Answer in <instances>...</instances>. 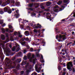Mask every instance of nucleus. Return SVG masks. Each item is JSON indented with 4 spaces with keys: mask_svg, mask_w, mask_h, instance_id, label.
<instances>
[{
    "mask_svg": "<svg viewBox=\"0 0 75 75\" xmlns=\"http://www.w3.org/2000/svg\"><path fill=\"white\" fill-rule=\"evenodd\" d=\"M26 64H27L25 66V68L26 70V73L27 74H29L31 71L32 66L29 64V63H27V61L24 62L23 61H22L21 65H25Z\"/></svg>",
    "mask_w": 75,
    "mask_h": 75,
    "instance_id": "nucleus-1",
    "label": "nucleus"
},
{
    "mask_svg": "<svg viewBox=\"0 0 75 75\" xmlns=\"http://www.w3.org/2000/svg\"><path fill=\"white\" fill-rule=\"evenodd\" d=\"M31 53H29L27 55L28 58V59H29L30 61L31 62H33V64H34L35 63V60H36V59L35 58H34V54H32V57H31Z\"/></svg>",
    "mask_w": 75,
    "mask_h": 75,
    "instance_id": "nucleus-2",
    "label": "nucleus"
},
{
    "mask_svg": "<svg viewBox=\"0 0 75 75\" xmlns=\"http://www.w3.org/2000/svg\"><path fill=\"white\" fill-rule=\"evenodd\" d=\"M30 23V22H28V25H30L31 26H32L33 27V28H41V25H39V23H38L37 24V25H35V24L34 23V22H33L31 23Z\"/></svg>",
    "mask_w": 75,
    "mask_h": 75,
    "instance_id": "nucleus-3",
    "label": "nucleus"
},
{
    "mask_svg": "<svg viewBox=\"0 0 75 75\" xmlns=\"http://www.w3.org/2000/svg\"><path fill=\"white\" fill-rule=\"evenodd\" d=\"M11 3V4H14V1L13 0H7V1H6L5 2H4L3 3V4L2 5V6L4 7L6 5L8 4Z\"/></svg>",
    "mask_w": 75,
    "mask_h": 75,
    "instance_id": "nucleus-4",
    "label": "nucleus"
},
{
    "mask_svg": "<svg viewBox=\"0 0 75 75\" xmlns=\"http://www.w3.org/2000/svg\"><path fill=\"white\" fill-rule=\"evenodd\" d=\"M56 39H59V40H62L63 41H64L65 40H66V37L65 35H57L56 36Z\"/></svg>",
    "mask_w": 75,
    "mask_h": 75,
    "instance_id": "nucleus-5",
    "label": "nucleus"
},
{
    "mask_svg": "<svg viewBox=\"0 0 75 75\" xmlns=\"http://www.w3.org/2000/svg\"><path fill=\"white\" fill-rule=\"evenodd\" d=\"M68 1H69V0H64V1L65 3L64 4L63 6H62V8H60V11H62V10L64 9V8H65V7H67V4H68L69 3L67 4L65 3H68Z\"/></svg>",
    "mask_w": 75,
    "mask_h": 75,
    "instance_id": "nucleus-6",
    "label": "nucleus"
},
{
    "mask_svg": "<svg viewBox=\"0 0 75 75\" xmlns=\"http://www.w3.org/2000/svg\"><path fill=\"white\" fill-rule=\"evenodd\" d=\"M73 65H72V63L71 62H69L67 64V68L69 69V71H71L72 70V68L71 67H72Z\"/></svg>",
    "mask_w": 75,
    "mask_h": 75,
    "instance_id": "nucleus-7",
    "label": "nucleus"
},
{
    "mask_svg": "<svg viewBox=\"0 0 75 75\" xmlns=\"http://www.w3.org/2000/svg\"><path fill=\"white\" fill-rule=\"evenodd\" d=\"M19 22L20 25V23H21V24H24L26 23H28V20H25L24 19L22 20L21 19H19Z\"/></svg>",
    "mask_w": 75,
    "mask_h": 75,
    "instance_id": "nucleus-8",
    "label": "nucleus"
},
{
    "mask_svg": "<svg viewBox=\"0 0 75 75\" xmlns=\"http://www.w3.org/2000/svg\"><path fill=\"white\" fill-rule=\"evenodd\" d=\"M14 35H18V37H20V38H21L23 37V35L21 34V33L20 32H18V33L16 32L14 33Z\"/></svg>",
    "mask_w": 75,
    "mask_h": 75,
    "instance_id": "nucleus-9",
    "label": "nucleus"
},
{
    "mask_svg": "<svg viewBox=\"0 0 75 75\" xmlns=\"http://www.w3.org/2000/svg\"><path fill=\"white\" fill-rule=\"evenodd\" d=\"M2 30V33H4L6 32V31H8L9 29L8 28H6L5 29H4V28H2L1 29Z\"/></svg>",
    "mask_w": 75,
    "mask_h": 75,
    "instance_id": "nucleus-10",
    "label": "nucleus"
},
{
    "mask_svg": "<svg viewBox=\"0 0 75 75\" xmlns=\"http://www.w3.org/2000/svg\"><path fill=\"white\" fill-rule=\"evenodd\" d=\"M47 15V19H50V21H51L52 19H51V16H51L50 13H46Z\"/></svg>",
    "mask_w": 75,
    "mask_h": 75,
    "instance_id": "nucleus-11",
    "label": "nucleus"
},
{
    "mask_svg": "<svg viewBox=\"0 0 75 75\" xmlns=\"http://www.w3.org/2000/svg\"><path fill=\"white\" fill-rule=\"evenodd\" d=\"M41 65H42V64H40L39 63H38L37 64H36L35 66V68L36 69V70H37V69H38V66L39 67H41Z\"/></svg>",
    "mask_w": 75,
    "mask_h": 75,
    "instance_id": "nucleus-12",
    "label": "nucleus"
},
{
    "mask_svg": "<svg viewBox=\"0 0 75 75\" xmlns=\"http://www.w3.org/2000/svg\"><path fill=\"white\" fill-rule=\"evenodd\" d=\"M19 11L17 10H16V13H17V14H15V16L16 17V18H18V17H19V16H20V15H19V14H18V11Z\"/></svg>",
    "mask_w": 75,
    "mask_h": 75,
    "instance_id": "nucleus-13",
    "label": "nucleus"
},
{
    "mask_svg": "<svg viewBox=\"0 0 75 75\" xmlns=\"http://www.w3.org/2000/svg\"><path fill=\"white\" fill-rule=\"evenodd\" d=\"M5 51L7 52H11V50L9 48H6L4 49Z\"/></svg>",
    "mask_w": 75,
    "mask_h": 75,
    "instance_id": "nucleus-14",
    "label": "nucleus"
},
{
    "mask_svg": "<svg viewBox=\"0 0 75 75\" xmlns=\"http://www.w3.org/2000/svg\"><path fill=\"white\" fill-rule=\"evenodd\" d=\"M10 7L7 6L5 8H4V10L5 12H7V11L8 10V9H9V8Z\"/></svg>",
    "mask_w": 75,
    "mask_h": 75,
    "instance_id": "nucleus-15",
    "label": "nucleus"
},
{
    "mask_svg": "<svg viewBox=\"0 0 75 75\" xmlns=\"http://www.w3.org/2000/svg\"><path fill=\"white\" fill-rule=\"evenodd\" d=\"M24 34L26 36H28L30 35V33L28 31H26L25 32Z\"/></svg>",
    "mask_w": 75,
    "mask_h": 75,
    "instance_id": "nucleus-16",
    "label": "nucleus"
},
{
    "mask_svg": "<svg viewBox=\"0 0 75 75\" xmlns=\"http://www.w3.org/2000/svg\"><path fill=\"white\" fill-rule=\"evenodd\" d=\"M41 58L40 59V61L42 62V63H43V62H44V60H42V59H43V56H42V54H41Z\"/></svg>",
    "mask_w": 75,
    "mask_h": 75,
    "instance_id": "nucleus-17",
    "label": "nucleus"
},
{
    "mask_svg": "<svg viewBox=\"0 0 75 75\" xmlns=\"http://www.w3.org/2000/svg\"><path fill=\"white\" fill-rule=\"evenodd\" d=\"M18 57H22L23 56V54L21 52H19L17 54Z\"/></svg>",
    "mask_w": 75,
    "mask_h": 75,
    "instance_id": "nucleus-18",
    "label": "nucleus"
},
{
    "mask_svg": "<svg viewBox=\"0 0 75 75\" xmlns=\"http://www.w3.org/2000/svg\"><path fill=\"white\" fill-rule=\"evenodd\" d=\"M37 52H38V53H36V56H37V57H39V58H40V54H39V53L38 52H40V50H38L37 51Z\"/></svg>",
    "mask_w": 75,
    "mask_h": 75,
    "instance_id": "nucleus-19",
    "label": "nucleus"
},
{
    "mask_svg": "<svg viewBox=\"0 0 75 75\" xmlns=\"http://www.w3.org/2000/svg\"><path fill=\"white\" fill-rule=\"evenodd\" d=\"M23 41L21 40H20V42H21V44L22 45H25V41L23 42V41Z\"/></svg>",
    "mask_w": 75,
    "mask_h": 75,
    "instance_id": "nucleus-20",
    "label": "nucleus"
},
{
    "mask_svg": "<svg viewBox=\"0 0 75 75\" xmlns=\"http://www.w3.org/2000/svg\"><path fill=\"white\" fill-rule=\"evenodd\" d=\"M1 38L3 40H5V36H4V35H1Z\"/></svg>",
    "mask_w": 75,
    "mask_h": 75,
    "instance_id": "nucleus-21",
    "label": "nucleus"
},
{
    "mask_svg": "<svg viewBox=\"0 0 75 75\" xmlns=\"http://www.w3.org/2000/svg\"><path fill=\"white\" fill-rule=\"evenodd\" d=\"M51 3L50 2H46V4L47 6H49L51 5Z\"/></svg>",
    "mask_w": 75,
    "mask_h": 75,
    "instance_id": "nucleus-22",
    "label": "nucleus"
},
{
    "mask_svg": "<svg viewBox=\"0 0 75 75\" xmlns=\"http://www.w3.org/2000/svg\"><path fill=\"white\" fill-rule=\"evenodd\" d=\"M21 40L23 41H24V40H25V41H28V40H29V39H28V38H22L21 39Z\"/></svg>",
    "mask_w": 75,
    "mask_h": 75,
    "instance_id": "nucleus-23",
    "label": "nucleus"
},
{
    "mask_svg": "<svg viewBox=\"0 0 75 75\" xmlns=\"http://www.w3.org/2000/svg\"><path fill=\"white\" fill-rule=\"evenodd\" d=\"M16 47H17V49H16V51H19V50H20V46H19V45H18L17 46H16Z\"/></svg>",
    "mask_w": 75,
    "mask_h": 75,
    "instance_id": "nucleus-24",
    "label": "nucleus"
},
{
    "mask_svg": "<svg viewBox=\"0 0 75 75\" xmlns=\"http://www.w3.org/2000/svg\"><path fill=\"white\" fill-rule=\"evenodd\" d=\"M8 12L9 13V14H11V13H12L11 10V9H10V8H9V9H8Z\"/></svg>",
    "mask_w": 75,
    "mask_h": 75,
    "instance_id": "nucleus-25",
    "label": "nucleus"
},
{
    "mask_svg": "<svg viewBox=\"0 0 75 75\" xmlns=\"http://www.w3.org/2000/svg\"><path fill=\"white\" fill-rule=\"evenodd\" d=\"M8 67H9V68H14V67H12V66H11V64H9L8 65Z\"/></svg>",
    "mask_w": 75,
    "mask_h": 75,
    "instance_id": "nucleus-26",
    "label": "nucleus"
},
{
    "mask_svg": "<svg viewBox=\"0 0 75 75\" xmlns=\"http://www.w3.org/2000/svg\"><path fill=\"white\" fill-rule=\"evenodd\" d=\"M34 5L36 6L35 8H37V7H38L39 6V4H35Z\"/></svg>",
    "mask_w": 75,
    "mask_h": 75,
    "instance_id": "nucleus-27",
    "label": "nucleus"
},
{
    "mask_svg": "<svg viewBox=\"0 0 75 75\" xmlns=\"http://www.w3.org/2000/svg\"><path fill=\"white\" fill-rule=\"evenodd\" d=\"M21 61V59H18L16 60L17 62H20Z\"/></svg>",
    "mask_w": 75,
    "mask_h": 75,
    "instance_id": "nucleus-28",
    "label": "nucleus"
},
{
    "mask_svg": "<svg viewBox=\"0 0 75 75\" xmlns=\"http://www.w3.org/2000/svg\"><path fill=\"white\" fill-rule=\"evenodd\" d=\"M62 3V1H59L57 3V4H58V5H60V4H61Z\"/></svg>",
    "mask_w": 75,
    "mask_h": 75,
    "instance_id": "nucleus-29",
    "label": "nucleus"
},
{
    "mask_svg": "<svg viewBox=\"0 0 75 75\" xmlns=\"http://www.w3.org/2000/svg\"><path fill=\"white\" fill-rule=\"evenodd\" d=\"M59 8V7H58V6L57 5H55L53 7V8Z\"/></svg>",
    "mask_w": 75,
    "mask_h": 75,
    "instance_id": "nucleus-30",
    "label": "nucleus"
},
{
    "mask_svg": "<svg viewBox=\"0 0 75 75\" xmlns=\"http://www.w3.org/2000/svg\"><path fill=\"white\" fill-rule=\"evenodd\" d=\"M8 61H7V63L8 64H10L11 63V61H10V59H7Z\"/></svg>",
    "mask_w": 75,
    "mask_h": 75,
    "instance_id": "nucleus-31",
    "label": "nucleus"
},
{
    "mask_svg": "<svg viewBox=\"0 0 75 75\" xmlns=\"http://www.w3.org/2000/svg\"><path fill=\"white\" fill-rule=\"evenodd\" d=\"M20 3L18 2H17L16 3V6H19V5H20Z\"/></svg>",
    "mask_w": 75,
    "mask_h": 75,
    "instance_id": "nucleus-32",
    "label": "nucleus"
},
{
    "mask_svg": "<svg viewBox=\"0 0 75 75\" xmlns=\"http://www.w3.org/2000/svg\"><path fill=\"white\" fill-rule=\"evenodd\" d=\"M16 47L15 46L13 47V48L12 49V51H15V50H16Z\"/></svg>",
    "mask_w": 75,
    "mask_h": 75,
    "instance_id": "nucleus-33",
    "label": "nucleus"
},
{
    "mask_svg": "<svg viewBox=\"0 0 75 75\" xmlns=\"http://www.w3.org/2000/svg\"><path fill=\"white\" fill-rule=\"evenodd\" d=\"M41 68H42V67H41V68L39 67L38 68V71H38V72H40V71H41Z\"/></svg>",
    "mask_w": 75,
    "mask_h": 75,
    "instance_id": "nucleus-34",
    "label": "nucleus"
},
{
    "mask_svg": "<svg viewBox=\"0 0 75 75\" xmlns=\"http://www.w3.org/2000/svg\"><path fill=\"white\" fill-rule=\"evenodd\" d=\"M49 8H50L46 9H45L44 11H51L50 10V9H49Z\"/></svg>",
    "mask_w": 75,
    "mask_h": 75,
    "instance_id": "nucleus-35",
    "label": "nucleus"
},
{
    "mask_svg": "<svg viewBox=\"0 0 75 75\" xmlns=\"http://www.w3.org/2000/svg\"><path fill=\"white\" fill-rule=\"evenodd\" d=\"M54 11V12H58L59 11H58V9H55L53 10Z\"/></svg>",
    "mask_w": 75,
    "mask_h": 75,
    "instance_id": "nucleus-36",
    "label": "nucleus"
},
{
    "mask_svg": "<svg viewBox=\"0 0 75 75\" xmlns=\"http://www.w3.org/2000/svg\"><path fill=\"white\" fill-rule=\"evenodd\" d=\"M58 68L59 69V71H60V70L61 69V66H58Z\"/></svg>",
    "mask_w": 75,
    "mask_h": 75,
    "instance_id": "nucleus-37",
    "label": "nucleus"
},
{
    "mask_svg": "<svg viewBox=\"0 0 75 75\" xmlns=\"http://www.w3.org/2000/svg\"><path fill=\"white\" fill-rule=\"evenodd\" d=\"M14 31V29H12V30H9V33H13Z\"/></svg>",
    "mask_w": 75,
    "mask_h": 75,
    "instance_id": "nucleus-38",
    "label": "nucleus"
},
{
    "mask_svg": "<svg viewBox=\"0 0 75 75\" xmlns=\"http://www.w3.org/2000/svg\"><path fill=\"white\" fill-rule=\"evenodd\" d=\"M21 28L22 29H23V28H24V25H21Z\"/></svg>",
    "mask_w": 75,
    "mask_h": 75,
    "instance_id": "nucleus-39",
    "label": "nucleus"
},
{
    "mask_svg": "<svg viewBox=\"0 0 75 75\" xmlns=\"http://www.w3.org/2000/svg\"><path fill=\"white\" fill-rule=\"evenodd\" d=\"M27 52V51L25 49L23 51V52L24 54H25V53H26V52Z\"/></svg>",
    "mask_w": 75,
    "mask_h": 75,
    "instance_id": "nucleus-40",
    "label": "nucleus"
},
{
    "mask_svg": "<svg viewBox=\"0 0 75 75\" xmlns=\"http://www.w3.org/2000/svg\"><path fill=\"white\" fill-rule=\"evenodd\" d=\"M31 75H37V73L35 72H33L32 74Z\"/></svg>",
    "mask_w": 75,
    "mask_h": 75,
    "instance_id": "nucleus-41",
    "label": "nucleus"
},
{
    "mask_svg": "<svg viewBox=\"0 0 75 75\" xmlns=\"http://www.w3.org/2000/svg\"><path fill=\"white\" fill-rule=\"evenodd\" d=\"M27 56L26 55L25 56L23 57V59L24 60H26L27 59Z\"/></svg>",
    "mask_w": 75,
    "mask_h": 75,
    "instance_id": "nucleus-42",
    "label": "nucleus"
},
{
    "mask_svg": "<svg viewBox=\"0 0 75 75\" xmlns=\"http://www.w3.org/2000/svg\"><path fill=\"white\" fill-rule=\"evenodd\" d=\"M30 51H31V52H33L34 51V50H33V48H31L30 49Z\"/></svg>",
    "mask_w": 75,
    "mask_h": 75,
    "instance_id": "nucleus-43",
    "label": "nucleus"
},
{
    "mask_svg": "<svg viewBox=\"0 0 75 75\" xmlns=\"http://www.w3.org/2000/svg\"><path fill=\"white\" fill-rule=\"evenodd\" d=\"M36 15V14L35 13H31V16H35Z\"/></svg>",
    "mask_w": 75,
    "mask_h": 75,
    "instance_id": "nucleus-44",
    "label": "nucleus"
},
{
    "mask_svg": "<svg viewBox=\"0 0 75 75\" xmlns=\"http://www.w3.org/2000/svg\"><path fill=\"white\" fill-rule=\"evenodd\" d=\"M9 41V38H8L7 39L6 42H8Z\"/></svg>",
    "mask_w": 75,
    "mask_h": 75,
    "instance_id": "nucleus-45",
    "label": "nucleus"
},
{
    "mask_svg": "<svg viewBox=\"0 0 75 75\" xmlns=\"http://www.w3.org/2000/svg\"><path fill=\"white\" fill-rule=\"evenodd\" d=\"M3 23V20H1L0 21V24H2V23Z\"/></svg>",
    "mask_w": 75,
    "mask_h": 75,
    "instance_id": "nucleus-46",
    "label": "nucleus"
},
{
    "mask_svg": "<svg viewBox=\"0 0 75 75\" xmlns=\"http://www.w3.org/2000/svg\"><path fill=\"white\" fill-rule=\"evenodd\" d=\"M34 32V33H37L38 32V31H37V29H35L34 30H33Z\"/></svg>",
    "mask_w": 75,
    "mask_h": 75,
    "instance_id": "nucleus-47",
    "label": "nucleus"
},
{
    "mask_svg": "<svg viewBox=\"0 0 75 75\" xmlns=\"http://www.w3.org/2000/svg\"><path fill=\"white\" fill-rule=\"evenodd\" d=\"M8 27L9 28H13L12 26H11V25H9Z\"/></svg>",
    "mask_w": 75,
    "mask_h": 75,
    "instance_id": "nucleus-48",
    "label": "nucleus"
},
{
    "mask_svg": "<svg viewBox=\"0 0 75 75\" xmlns=\"http://www.w3.org/2000/svg\"><path fill=\"white\" fill-rule=\"evenodd\" d=\"M33 4H30L29 5V7H32L33 6Z\"/></svg>",
    "mask_w": 75,
    "mask_h": 75,
    "instance_id": "nucleus-49",
    "label": "nucleus"
},
{
    "mask_svg": "<svg viewBox=\"0 0 75 75\" xmlns=\"http://www.w3.org/2000/svg\"><path fill=\"white\" fill-rule=\"evenodd\" d=\"M11 40L12 41L14 40V39H13V37H11Z\"/></svg>",
    "mask_w": 75,
    "mask_h": 75,
    "instance_id": "nucleus-50",
    "label": "nucleus"
},
{
    "mask_svg": "<svg viewBox=\"0 0 75 75\" xmlns=\"http://www.w3.org/2000/svg\"><path fill=\"white\" fill-rule=\"evenodd\" d=\"M3 13H4V12H3V11H0V14H3Z\"/></svg>",
    "mask_w": 75,
    "mask_h": 75,
    "instance_id": "nucleus-51",
    "label": "nucleus"
},
{
    "mask_svg": "<svg viewBox=\"0 0 75 75\" xmlns=\"http://www.w3.org/2000/svg\"><path fill=\"white\" fill-rule=\"evenodd\" d=\"M41 8H42V9H45V7H44V6H41Z\"/></svg>",
    "mask_w": 75,
    "mask_h": 75,
    "instance_id": "nucleus-52",
    "label": "nucleus"
},
{
    "mask_svg": "<svg viewBox=\"0 0 75 75\" xmlns=\"http://www.w3.org/2000/svg\"><path fill=\"white\" fill-rule=\"evenodd\" d=\"M29 10H30L31 11H32L33 10L34 11V9H32V8H30L29 9Z\"/></svg>",
    "mask_w": 75,
    "mask_h": 75,
    "instance_id": "nucleus-53",
    "label": "nucleus"
},
{
    "mask_svg": "<svg viewBox=\"0 0 75 75\" xmlns=\"http://www.w3.org/2000/svg\"><path fill=\"white\" fill-rule=\"evenodd\" d=\"M21 74L22 75V74H24V71H21Z\"/></svg>",
    "mask_w": 75,
    "mask_h": 75,
    "instance_id": "nucleus-54",
    "label": "nucleus"
},
{
    "mask_svg": "<svg viewBox=\"0 0 75 75\" xmlns=\"http://www.w3.org/2000/svg\"><path fill=\"white\" fill-rule=\"evenodd\" d=\"M71 26H74L75 27V23H73L72 25H71Z\"/></svg>",
    "mask_w": 75,
    "mask_h": 75,
    "instance_id": "nucleus-55",
    "label": "nucleus"
},
{
    "mask_svg": "<svg viewBox=\"0 0 75 75\" xmlns=\"http://www.w3.org/2000/svg\"><path fill=\"white\" fill-rule=\"evenodd\" d=\"M5 25H6V24L5 23H4L3 25H2V27H4Z\"/></svg>",
    "mask_w": 75,
    "mask_h": 75,
    "instance_id": "nucleus-56",
    "label": "nucleus"
},
{
    "mask_svg": "<svg viewBox=\"0 0 75 75\" xmlns=\"http://www.w3.org/2000/svg\"><path fill=\"white\" fill-rule=\"evenodd\" d=\"M73 72H75V69H74V68H73Z\"/></svg>",
    "mask_w": 75,
    "mask_h": 75,
    "instance_id": "nucleus-57",
    "label": "nucleus"
},
{
    "mask_svg": "<svg viewBox=\"0 0 75 75\" xmlns=\"http://www.w3.org/2000/svg\"><path fill=\"white\" fill-rule=\"evenodd\" d=\"M6 35L7 37H8V33H6Z\"/></svg>",
    "mask_w": 75,
    "mask_h": 75,
    "instance_id": "nucleus-58",
    "label": "nucleus"
},
{
    "mask_svg": "<svg viewBox=\"0 0 75 75\" xmlns=\"http://www.w3.org/2000/svg\"><path fill=\"white\" fill-rule=\"evenodd\" d=\"M44 11H39V13H42V12H43Z\"/></svg>",
    "mask_w": 75,
    "mask_h": 75,
    "instance_id": "nucleus-59",
    "label": "nucleus"
},
{
    "mask_svg": "<svg viewBox=\"0 0 75 75\" xmlns=\"http://www.w3.org/2000/svg\"><path fill=\"white\" fill-rule=\"evenodd\" d=\"M26 47H28V49H29V48H30V47H29V46L27 45Z\"/></svg>",
    "mask_w": 75,
    "mask_h": 75,
    "instance_id": "nucleus-60",
    "label": "nucleus"
},
{
    "mask_svg": "<svg viewBox=\"0 0 75 75\" xmlns=\"http://www.w3.org/2000/svg\"><path fill=\"white\" fill-rule=\"evenodd\" d=\"M65 75V72H64L62 75Z\"/></svg>",
    "mask_w": 75,
    "mask_h": 75,
    "instance_id": "nucleus-61",
    "label": "nucleus"
},
{
    "mask_svg": "<svg viewBox=\"0 0 75 75\" xmlns=\"http://www.w3.org/2000/svg\"><path fill=\"white\" fill-rule=\"evenodd\" d=\"M63 70L64 71H66V69L65 68H63Z\"/></svg>",
    "mask_w": 75,
    "mask_h": 75,
    "instance_id": "nucleus-62",
    "label": "nucleus"
},
{
    "mask_svg": "<svg viewBox=\"0 0 75 75\" xmlns=\"http://www.w3.org/2000/svg\"><path fill=\"white\" fill-rule=\"evenodd\" d=\"M26 28H30L29 26H28L27 27H26Z\"/></svg>",
    "mask_w": 75,
    "mask_h": 75,
    "instance_id": "nucleus-63",
    "label": "nucleus"
},
{
    "mask_svg": "<svg viewBox=\"0 0 75 75\" xmlns=\"http://www.w3.org/2000/svg\"><path fill=\"white\" fill-rule=\"evenodd\" d=\"M28 43L27 42H25V45H27Z\"/></svg>",
    "mask_w": 75,
    "mask_h": 75,
    "instance_id": "nucleus-64",
    "label": "nucleus"
}]
</instances>
